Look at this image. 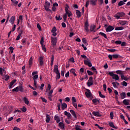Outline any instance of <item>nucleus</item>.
I'll use <instances>...</instances> for the list:
<instances>
[{"label":"nucleus","instance_id":"obj_1","mask_svg":"<svg viewBox=\"0 0 130 130\" xmlns=\"http://www.w3.org/2000/svg\"><path fill=\"white\" fill-rule=\"evenodd\" d=\"M50 6H51L50 3H49L47 0L45 1L44 8H45V11H46V12H50L51 13H52V10L49 9L50 8Z\"/></svg>","mask_w":130,"mask_h":130},{"label":"nucleus","instance_id":"obj_2","mask_svg":"<svg viewBox=\"0 0 130 130\" xmlns=\"http://www.w3.org/2000/svg\"><path fill=\"white\" fill-rule=\"evenodd\" d=\"M108 75L112 77V79L115 80V82H116V81H119V76H118V75L117 74H114L113 72H109Z\"/></svg>","mask_w":130,"mask_h":130},{"label":"nucleus","instance_id":"obj_3","mask_svg":"<svg viewBox=\"0 0 130 130\" xmlns=\"http://www.w3.org/2000/svg\"><path fill=\"white\" fill-rule=\"evenodd\" d=\"M97 1L98 0L87 1L85 4L86 8H88L89 4H90L91 6H96V4H97Z\"/></svg>","mask_w":130,"mask_h":130},{"label":"nucleus","instance_id":"obj_4","mask_svg":"<svg viewBox=\"0 0 130 130\" xmlns=\"http://www.w3.org/2000/svg\"><path fill=\"white\" fill-rule=\"evenodd\" d=\"M18 91L20 92H24V88L23 87V86L19 85L12 89V92H18Z\"/></svg>","mask_w":130,"mask_h":130},{"label":"nucleus","instance_id":"obj_5","mask_svg":"<svg viewBox=\"0 0 130 130\" xmlns=\"http://www.w3.org/2000/svg\"><path fill=\"white\" fill-rule=\"evenodd\" d=\"M125 15V14L123 12H118L116 14L115 16L116 19L118 20V19H120L121 17H124Z\"/></svg>","mask_w":130,"mask_h":130},{"label":"nucleus","instance_id":"obj_6","mask_svg":"<svg viewBox=\"0 0 130 130\" xmlns=\"http://www.w3.org/2000/svg\"><path fill=\"white\" fill-rule=\"evenodd\" d=\"M84 63L85 64V66H88L89 68H91L92 67V63L91 62V61H90V59H87V60H84Z\"/></svg>","mask_w":130,"mask_h":130},{"label":"nucleus","instance_id":"obj_7","mask_svg":"<svg viewBox=\"0 0 130 130\" xmlns=\"http://www.w3.org/2000/svg\"><path fill=\"white\" fill-rule=\"evenodd\" d=\"M51 42L54 46H55L57 43V38L51 37Z\"/></svg>","mask_w":130,"mask_h":130},{"label":"nucleus","instance_id":"obj_8","mask_svg":"<svg viewBox=\"0 0 130 130\" xmlns=\"http://www.w3.org/2000/svg\"><path fill=\"white\" fill-rule=\"evenodd\" d=\"M86 91H87L85 92L86 96L87 97V98H91V97H92L91 91L88 89H87Z\"/></svg>","mask_w":130,"mask_h":130},{"label":"nucleus","instance_id":"obj_9","mask_svg":"<svg viewBox=\"0 0 130 130\" xmlns=\"http://www.w3.org/2000/svg\"><path fill=\"white\" fill-rule=\"evenodd\" d=\"M44 58L42 56H40L39 57V63L40 67H42L44 64Z\"/></svg>","mask_w":130,"mask_h":130},{"label":"nucleus","instance_id":"obj_10","mask_svg":"<svg viewBox=\"0 0 130 130\" xmlns=\"http://www.w3.org/2000/svg\"><path fill=\"white\" fill-rule=\"evenodd\" d=\"M113 30H114V27L111 25H109L106 28V32H111V31H113Z\"/></svg>","mask_w":130,"mask_h":130},{"label":"nucleus","instance_id":"obj_11","mask_svg":"<svg viewBox=\"0 0 130 130\" xmlns=\"http://www.w3.org/2000/svg\"><path fill=\"white\" fill-rule=\"evenodd\" d=\"M64 114L68 117V119H70L71 117H72V115L70 113L68 112V111H66L64 112Z\"/></svg>","mask_w":130,"mask_h":130},{"label":"nucleus","instance_id":"obj_12","mask_svg":"<svg viewBox=\"0 0 130 130\" xmlns=\"http://www.w3.org/2000/svg\"><path fill=\"white\" fill-rule=\"evenodd\" d=\"M58 126L61 129H66V128H64V124H63V122H59L58 124Z\"/></svg>","mask_w":130,"mask_h":130},{"label":"nucleus","instance_id":"obj_13","mask_svg":"<svg viewBox=\"0 0 130 130\" xmlns=\"http://www.w3.org/2000/svg\"><path fill=\"white\" fill-rule=\"evenodd\" d=\"M70 112L71 114L73 115V116L74 117V118H75V119H77V117L75 111H74V110H70Z\"/></svg>","mask_w":130,"mask_h":130},{"label":"nucleus","instance_id":"obj_14","mask_svg":"<svg viewBox=\"0 0 130 130\" xmlns=\"http://www.w3.org/2000/svg\"><path fill=\"white\" fill-rule=\"evenodd\" d=\"M93 115H94V116H96L98 117H101V115H100V113L99 112H96V111H93L92 112Z\"/></svg>","mask_w":130,"mask_h":130},{"label":"nucleus","instance_id":"obj_15","mask_svg":"<svg viewBox=\"0 0 130 130\" xmlns=\"http://www.w3.org/2000/svg\"><path fill=\"white\" fill-rule=\"evenodd\" d=\"M22 34H23V30H20V32L19 34V35H18V36L16 39V41L20 40V38H21V36H22Z\"/></svg>","mask_w":130,"mask_h":130},{"label":"nucleus","instance_id":"obj_16","mask_svg":"<svg viewBox=\"0 0 130 130\" xmlns=\"http://www.w3.org/2000/svg\"><path fill=\"white\" fill-rule=\"evenodd\" d=\"M116 74L117 75H120L121 76L122 75H124V71L122 70H117L116 71Z\"/></svg>","mask_w":130,"mask_h":130},{"label":"nucleus","instance_id":"obj_17","mask_svg":"<svg viewBox=\"0 0 130 130\" xmlns=\"http://www.w3.org/2000/svg\"><path fill=\"white\" fill-rule=\"evenodd\" d=\"M9 22L11 23V24H12V25H13L15 22V16H12L10 19L9 20Z\"/></svg>","mask_w":130,"mask_h":130},{"label":"nucleus","instance_id":"obj_18","mask_svg":"<svg viewBox=\"0 0 130 130\" xmlns=\"http://www.w3.org/2000/svg\"><path fill=\"white\" fill-rule=\"evenodd\" d=\"M120 98L121 99H124L126 97V94H125V92H123L120 93Z\"/></svg>","mask_w":130,"mask_h":130},{"label":"nucleus","instance_id":"obj_19","mask_svg":"<svg viewBox=\"0 0 130 130\" xmlns=\"http://www.w3.org/2000/svg\"><path fill=\"white\" fill-rule=\"evenodd\" d=\"M16 83V80H13L12 82H10V84L9 85V89H12L13 88V85L14 84Z\"/></svg>","mask_w":130,"mask_h":130},{"label":"nucleus","instance_id":"obj_20","mask_svg":"<svg viewBox=\"0 0 130 130\" xmlns=\"http://www.w3.org/2000/svg\"><path fill=\"white\" fill-rule=\"evenodd\" d=\"M54 119L56 120L57 123H58L60 121V119L59 118V117L57 115H55L54 116Z\"/></svg>","mask_w":130,"mask_h":130},{"label":"nucleus","instance_id":"obj_21","mask_svg":"<svg viewBox=\"0 0 130 130\" xmlns=\"http://www.w3.org/2000/svg\"><path fill=\"white\" fill-rule=\"evenodd\" d=\"M113 58H122V56H120L119 54H113Z\"/></svg>","mask_w":130,"mask_h":130},{"label":"nucleus","instance_id":"obj_22","mask_svg":"<svg viewBox=\"0 0 130 130\" xmlns=\"http://www.w3.org/2000/svg\"><path fill=\"white\" fill-rule=\"evenodd\" d=\"M70 73H71V74H73V75H74V77H77V74H76V70L74 69H72L70 70Z\"/></svg>","mask_w":130,"mask_h":130},{"label":"nucleus","instance_id":"obj_23","mask_svg":"<svg viewBox=\"0 0 130 130\" xmlns=\"http://www.w3.org/2000/svg\"><path fill=\"white\" fill-rule=\"evenodd\" d=\"M109 124L111 127H113V128H115V129H117V127L114 126L113 122H111L109 123Z\"/></svg>","mask_w":130,"mask_h":130},{"label":"nucleus","instance_id":"obj_24","mask_svg":"<svg viewBox=\"0 0 130 130\" xmlns=\"http://www.w3.org/2000/svg\"><path fill=\"white\" fill-rule=\"evenodd\" d=\"M96 28V26H95V25H91V26H90V31H91V32H93H93H95V30H94V29Z\"/></svg>","mask_w":130,"mask_h":130},{"label":"nucleus","instance_id":"obj_25","mask_svg":"<svg viewBox=\"0 0 130 130\" xmlns=\"http://www.w3.org/2000/svg\"><path fill=\"white\" fill-rule=\"evenodd\" d=\"M67 107H68V105H67L66 103H63L62 104L61 109L62 110H64V109H66V108H67Z\"/></svg>","mask_w":130,"mask_h":130},{"label":"nucleus","instance_id":"obj_26","mask_svg":"<svg viewBox=\"0 0 130 130\" xmlns=\"http://www.w3.org/2000/svg\"><path fill=\"white\" fill-rule=\"evenodd\" d=\"M49 121H50V116H49V115L48 114H47L46 118V122H47V123H48Z\"/></svg>","mask_w":130,"mask_h":130},{"label":"nucleus","instance_id":"obj_27","mask_svg":"<svg viewBox=\"0 0 130 130\" xmlns=\"http://www.w3.org/2000/svg\"><path fill=\"white\" fill-rule=\"evenodd\" d=\"M129 100L125 99L123 101V103L124 105H129V103L128 102Z\"/></svg>","mask_w":130,"mask_h":130},{"label":"nucleus","instance_id":"obj_28","mask_svg":"<svg viewBox=\"0 0 130 130\" xmlns=\"http://www.w3.org/2000/svg\"><path fill=\"white\" fill-rule=\"evenodd\" d=\"M23 101L24 102V103L26 104V105H29V100H28V99L26 97H24L23 98Z\"/></svg>","mask_w":130,"mask_h":130},{"label":"nucleus","instance_id":"obj_29","mask_svg":"<svg viewBox=\"0 0 130 130\" xmlns=\"http://www.w3.org/2000/svg\"><path fill=\"white\" fill-rule=\"evenodd\" d=\"M56 72H59V71H58V66L55 64L54 67V72L56 73Z\"/></svg>","mask_w":130,"mask_h":130},{"label":"nucleus","instance_id":"obj_30","mask_svg":"<svg viewBox=\"0 0 130 130\" xmlns=\"http://www.w3.org/2000/svg\"><path fill=\"white\" fill-rule=\"evenodd\" d=\"M99 35H101V36H103V37H104V38H105L106 39H107V36L106 35V34H104V32H100L99 34Z\"/></svg>","mask_w":130,"mask_h":130},{"label":"nucleus","instance_id":"obj_31","mask_svg":"<svg viewBox=\"0 0 130 130\" xmlns=\"http://www.w3.org/2000/svg\"><path fill=\"white\" fill-rule=\"evenodd\" d=\"M76 15L77 18H81V12L78 10H76Z\"/></svg>","mask_w":130,"mask_h":130},{"label":"nucleus","instance_id":"obj_32","mask_svg":"<svg viewBox=\"0 0 130 130\" xmlns=\"http://www.w3.org/2000/svg\"><path fill=\"white\" fill-rule=\"evenodd\" d=\"M56 80H57V79H60V73H59V71L56 72Z\"/></svg>","mask_w":130,"mask_h":130},{"label":"nucleus","instance_id":"obj_33","mask_svg":"<svg viewBox=\"0 0 130 130\" xmlns=\"http://www.w3.org/2000/svg\"><path fill=\"white\" fill-rule=\"evenodd\" d=\"M120 24L122 26H124V25H127V21H122L120 22Z\"/></svg>","mask_w":130,"mask_h":130},{"label":"nucleus","instance_id":"obj_34","mask_svg":"<svg viewBox=\"0 0 130 130\" xmlns=\"http://www.w3.org/2000/svg\"><path fill=\"white\" fill-rule=\"evenodd\" d=\"M51 67H52L53 66V61H54V56L52 55V57L51 58Z\"/></svg>","mask_w":130,"mask_h":130},{"label":"nucleus","instance_id":"obj_35","mask_svg":"<svg viewBox=\"0 0 130 130\" xmlns=\"http://www.w3.org/2000/svg\"><path fill=\"white\" fill-rule=\"evenodd\" d=\"M123 29H124V28L122 26H118L115 28V30H123Z\"/></svg>","mask_w":130,"mask_h":130},{"label":"nucleus","instance_id":"obj_36","mask_svg":"<svg viewBox=\"0 0 130 130\" xmlns=\"http://www.w3.org/2000/svg\"><path fill=\"white\" fill-rule=\"evenodd\" d=\"M123 5H125V3L122 1H120L118 4V6H119V7H121V6H123Z\"/></svg>","mask_w":130,"mask_h":130},{"label":"nucleus","instance_id":"obj_37","mask_svg":"<svg viewBox=\"0 0 130 130\" xmlns=\"http://www.w3.org/2000/svg\"><path fill=\"white\" fill-rule=\"evenodd\" d=\"M20 20L21 21H23V16L20 15L19 16V19L17 20V24L19 25V23H20Z\"/></svg>","mask_w":130,"mask_h":130},{"label":"nucleus","instance_id":"obj_38","mask_svg":"<svg viewBox=\"0 0 130 130\" xmlns=\"http://www.w3.org/2000/svg\"><path fill=\"white\" fill-rule=\"evenodd\" d=\"M55 19L57 21H60L61 20H62V18H61L60 17V15H58V16L57 17V16H56L55 17Z\"/></svg>","mask_w":130,"mask_h":130},{"label":"nucleus","instance_id":"obj_39","mask_svg":"<svg viewBox=\"0 0 130 130\" xmlns=\"http://www.w3.org/2000/svg\"><path fill=\"white\" fill-rule=\"evenodd\" d=\"M121 85H122V86H123V87H126V86H127V82L125 81H123L121 83Z\"/></svg>","mask_w":130,"mask_h":130},{"label":"nucleus","instance_id":"obj_40","mask_svg":"<svg viewBox=\"0 0 130 130\" xmlns=\"http://www.w3.org/2000/svg\"><path fill=\"white\" fill-rule=\"evenodd\" d=\"M3 72H6V70H3V68L1 67L0 68V75H1V76H3V75H4Z\"/></svg>","mask_w":130,"mask_h":130},{"label":"nucleus","instance_id":"obj_41","mask_svg":"<svg viewBox=\"0 0 130 130\" xmlns=\"http://www.w3.org/2000/svg\"><path fill=\"white\" fill-rule=\"evenodd\" d=\"M99 96L100 97H101V98H105V95H103L102 93H101V91H99Z\"/></svg>","mask_w":130,"mask_h":130},{"label":"nucleus","instance_id":"obj_42","mask_svg":"<svg viewBox=\"0 0 130 130\" xmlns=\"http://www.w3.org/2000/svg\"><path fill=\"white\" fill-rule=\"evenodd\" d=\"M91 70L93 71L94 73H95V74H98V72H97L96 68H95L94 67H91Z\"/></svg>","mask_w":130,"mask_h":130},{"label":"nucleus","instance_id":"obj_43","mask_svg":"<svg viewBox=\"0 0 130 130\" xmlns=\"http://www.w3.org/2000/svg\"><path fill=\"white\" fill-rule=\"evenodd\" d=\"M65 12L66 14H67V13H69V12H71V11L69 10V6L65 7Z\"/></svg>","mask_w":130,"mask_h":130},{"label":"nucleus","instance_id":"obj_44","mask_svg":"<svg viewBox=\"0 0 130 130\" xmlns=\"http://www.w3.org/2000/svg\"><path fill=\"white\" fill-rule=\"evenodd\" d=\"M115 44L116 45H120V44L121 45V41H116L115 42Z\"/></svg>","mask_w":130,"mask_h":130},{"label":"nucleus","instance_id":"obj_45","mask_svg":"<svg viewBox=\"0 0 130 130\" xmlns=\"http://www.w3.org/2000/svg\"><path fill=\"white\" fill-rule=\"evenodd\" d=\"M72 103H76V102H77V100L76 99V98H75V96L72 97Z\"/></svg>","mask_w":130,"mask_h":130},{"label":"nucleus","instance_id":"obj_46","mask_svg":"<svg viewBox=\"0 0 130 130\" xmlns=\"http://www.w3.org/2000/svg\"><path fill=\"white\" fill-rule=\"evenodd\" d=\"M87 85L88 87H91V86H92L93 85V82L88 81L87 83Z\"/></svg>","mask_w":130,"mask_h":130},{"label":"nucleus","instance_id":"obj_47","mask_svg":"<svg viewBox=\"0 0 130 130\" xmlns=\"http://www.w3.org/2000/svg\"><path fill=\"white\" fill-rule=\"evenodd\" d=\"M32 79L34 81H36L38 79V75H34Z\"/></svg>","mask_w":130,"mask_h":130},{"label":"nucleus","instance_id":"obj_48","mask_svg":"<svg viewBox=\"0 0 130 130\" xmlns=\"http://www.w3.org/2000/svg\"><path fill=\"white\" fill-rule=\"evenodd\" d=\"M27 41L26 40V38H24L22 40V44H23L24 45H25L26 44V42Z\"/></svg>","mask_w":130,"mask_h":130},{"label":"nucleus","instance_id":"obj_49","mask_svg":"<svg viewBox=\"0 0 130 130\" xmlns=\"http://www.w3.org/2000/svg\"><path fill=\"white\" fill-rule=\"evenodd\" d=\"M67 17H68V16L67 15V14L66 13L63 15V19L64 20V22H66V21H67Z\"/></svg>","mask_w":130,"mask_h":130},{"label":"nucleus","instance_id":"obj_50","mask_svg":"<svg viewBox=\"0 0 130 130\" xmlns=\"http://www.w3.org/2000/svg\"><path fill=\"white\" fill-rule=\"evenodd\" d=\"M66 15H68V17H72V16H73V14H72V12H71V11H69V12L66 13Z\"/></svg>","mask_w":130,"mask_h":130},{"label":"nucleus","instance_id":"obj_51","mask_svg":"<svg viewBox=\"0 0 130 130\" xmlns=\"http://www.w3.org/2000/svg\"><path fill=\"white\" fill-rule=\"evenodd\" d=\"M21 111L22 112H26V111H27V108H26V107H23V108H21Z\"/></svg>","mask_w":130,"mask_h":130},{"label":"nucleus","instance_id":"obj_52","mask_svg":"<svg viewBox=\"0 0 130 130\" xmlns=\"http://www.w3.org/2000/svg\"><path fill=\"white\" fill-rule=\"evenodd\" d=\"M42 46V48L43 49V50H44V52H46V48L45 47V45H41Z\"/></svg>","mask_w":130,"mask_h":130},{"label":"nucleus","instance_id":"obj_53","mask_svg":"<svg viewBox=\"0 0 130 130\" xmlns=\"http://www.w3.org/2000/svg\"><path fill=\"white\" fill-rule=\"evenodd\" d=\"M43 43H44V39H43V38H42L40 41L41 45H44Z\"/></svg>","mask_w":130,"mask_h":130},{"label":"nucleus","instance_id":"obj_54","mask_svg":"<svg viewBox=\"0 0 130 130\" xmlns=\"http://www.w3.org/2000/svg\"><path fill=\"white\" fill-rule=\"evenodd\" d=\"M87 73L88 76H92V75H93L92 72L90 71L87 70Z\"/></svg>","mask_w":130,"mask_h":130},{"label":"nucleus","instance_id":"obj_55","mask_svg":"<svg viewBox=\"0 0 130 130\" xmlns=\"http://www.w3.org/2000/svg\"><path fill=\"white\" fill-rule=\"evenodd\" d=\"M98 99H94L92 100V102L94 105H96V103H97Z\"/></svg>","mask_w":130,"mask_h":130},{"label":"nucleus","instance_id":"obj_56","mask_svg":"<svg viewBox=\"0 0 130 130\" xmlns=\"http://www.w3.org/2000/svg\"><path fill=\"white\" fill-rule=\"evenodd\" d=\"M121 46H126V42H121Z\"/></svg>","mask_w":130,"mask_h":130},{"label":"nucleus","instance_id":"obj_57","mask_svg":"<svg viewBox=\"0 0 130 130\" xmlns=\"http://www.w3.org/2000/svg\"><path fill=\"white\" fill-rule=\"evenodd\" d=\"M116 49H108V51H110V52H115Z\"/></svg>","mask_w":130,"mask_h":130},{"label":"nucleus","instance_id":"obj_58","mask_svg":"<svg viewBox=\"0 0 130 130\" xmlns=\"http://www.w3.org/2000/svg\"><path fill=\"white\" fill-rule=\"evenodd\" d=\"M9 49H10L11 53H13V52H14V47L11 46V47H10Z\"/></svg>","mask_w":130,"mask_h":130},{"label":"nucleus","instance_id":"obj_59","mask_svg":"<svg viewBox=\"0 0 130 130\" xmlns=\"http://www.w3.org/2000/svg\"><path fill=\"white\" fill-rule=\"evenodd\" d=\"M37 28L39 29L40 31H41V26H40V24L39 23L37 24Z\"/></svg>","mask_w":130,"mask_h":130},{"label":"nucleus","instance_id":"obj_60","mask_svg":"<svg viewBox=\"0 0 130 130\" xmlns=\"http://www.w3.org/2000/svg\"><path fill=\"white\" fill-rule=\"evenodd\" d=\"M52 95H48V98L50 100V101H52Z\"/></svg>","mask_w":130,"mask_h":130},{"label":"nucleus","instance_id":"obj_61","mask_svg":"<svg viewBox=\"0 0 130 130\" xmlns=\"http://www.w3.org/2000/svg\"><path fill=\"white\" fill-rule=\"evenodd\" d=\"M65 77L66 78H69L70 77V72H68L66 74H65Z\"/></svg>","mask_w":130,"mask_h":130},{"label":"nucleus","instance_id":"obj_62","mask_svg":"<svg viewBox=\"0 0 130 130\" xmlns=\"http://www.w3.org/2000/svg\"><path fill=\"white\" fill-rule=\"evenodd\" d=\"M56 32V27H54L52 30H51V32Z\"/></svg>","mask_w":130,"mask_h":130},{"label":"nucleus","instance_id":"obj_63","mask_svg":"<svg viewBox=\"0 0 130 130\" xmlns=\"http://www.w3.org/2000/svg\"><path fill=\"white\" fill-rule=\"evenodd\" d=\"M110 118H111V119H113V112H111L110 113Z\"/></svg>","mask_w":130,"mask_h":130},{"label":"nucleus","instance_id":"obj_64","mask_svg":"<svg viewBox=\"0 0 130 130\" xmlns=\"http://www.w3.org/2000/svg\"><path fill=\"white\" fill-rule=\"evenodd\" d=\"M88 82H90L91 83H93V77H90L89 78Z\"/></svg>","mask_w":130,"mask_h":130}]
</instances>
